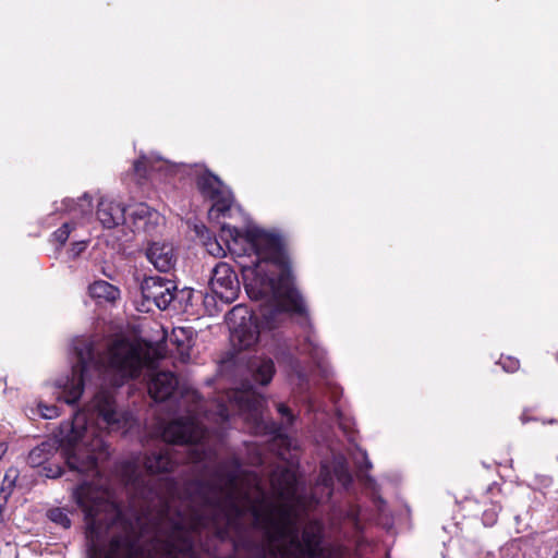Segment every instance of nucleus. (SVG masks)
Listing matches in <instances>:
<instances>
[{
	"mask_svg": "<svg viewBox=\"0 0 558 558\" xmlns=\"http://www.w3.org/2000/svg\"><path fill=\"white\" fill-rule=\"evenodd\" d=\"M165 486L166 492L149 489L125 515L107 489L80 485L73 496L86 515L88 558H193L192 532L216 529L219 517L229 524L240 512L235 474L201 487L184 512L174 511L173 483Z\"/></svg>",
	"mask_w": 558,
	"mask_h": 558,
	"instance_id": "nucleus-1",
	"label": "nucleus"
},
{
	"mask_svg": "<svg viewBox=\"0 0 558 558\" xmlns=\"http://www.w3.org/2000/svg\"><path fill=\"white\" fill-rule=\"evenodd\" d=\"M195 230L210 255L222 257L229 252L233 256L247 295L262 302L259 312L267 328H274L286 313L305 312L279 234L255 225L247 226L243 232L222 225L218 240L211 238L205 226Z\"/></svg>",
	"mask_w": 558,
	"mask_h": 558,
	"instance_id": "nucleus-2",
	"label": "nucleus"
},
{
	"mask_svg": "<svg viewBox=\"0 0 558 558\" xmlns=\"http://www.w3.org/2000/svg\"><path fill=\"white\" fill-rule=\"evenodd\" d=\"M77 363L72 367L71 376L58 379V399L73 404L81 398L87 384L99 386L97 392L110 396L113 409L118 413H128L133 421L126 433L135 424L133 414L129 411H118L113 396L107 384L112 387L121 386L126 379L136 377L143 367L149 373L148 392L156 401L167 400L177 388V377L170 372H157L156 361L150 357V350L123 339L114 340L107 351H100L89 338H78L73 342Z\"/></svg>",
	"mask_w": 558,
	"mask_h": 558,
	"instance_id": "nucleus-3",
	"label": "nucleus"
},
{
	"mask_svg": "<svg viewBox=\"0 0 558 558\" xmlns=\"http://www.w3.org/2000/svg\"><path fill=\"white\" fill-rule=\"evenodd\" d=\"M132 421L130 414L114 411L109 395L96 392L84 410L60 425L57 440H45L31 450L28 463L33 468L44 465L56 453L59 442L71 470L80 473L95 471L98 460L107 457L105 435L126 429Z\"/></svg>",
	"mask_w": 558,
	"mask_h": 558,
	"instance_id": "nucleus-4",
	"label": "nucleus"
},
{
	"mask_svg": "<svg viewBox=\"0 0 558 558\" xmlns=\"http://www.w3.org/2000/svg\"><path fill=\"white\" fill-rule=\"evenodd\" d=\"M182 404L186 405V415L171 421L162 430V438L167 442L158 452L146 457L144 461L138 458L128 461L123 468V477L128 485L135 489L144 485L142 466L150 474L168 473L179 463L178 452L171 444L184 445L189 461L201 462L210 453V435L199 421V413L205 408L195 390H186L182 396Z\"/></svg>",
	"mask_w": 558,
	"mask_h": 558,
	"instance_id": "nucleus-5",
	"label": "nucleus"
},
{
	"mask_svg": "<svg viewBox=\"0 0 558 558\" xmlns=\"http://www.w3.org/2000/svg\"><path fill=\"white\" fill-rule=\"evenodd\" d=\"M97 218L108 229L128 223L134 231H143L148 234L155 232L163 223V217L146 204H135L125 209L121 203L108 197L100 199Z\"/></svg>",
	"mask_w": 558,
	"mask_h": 558,
	"instance_id": "nucleus-6",
	"label": "nucleus"
},
{
	"mask_svg": "<svg viewBox=\"0 0 558 558\" xmlns=\"http://www.w3.org/2000/svg\"><path fill=\"white\" fill-rule=\"evenodd\" d=\"M228 403L218 402L215 404V411L205 412L207 420L216 423L226 422L235 411L245 414L257 422L262 417V409L264 400L256 396L252 389L232 390L227 392Z\"/></svg>",
	"mask_w": 558,
	"mask_h": 558,
	"instance_id": "nucleus-7",
	"label": "nucleus"
},
{
	"mask_svg": "<svg viewBox=\"0 0 558 558\" xmlns=\"http://www.w3.org/2000/svg\"><path fill=\"white\" fill-rule=\"evenodd\" d=\"M196 185L201 194L213 202L208 211L210 219H218L232 210L233 197L231 192L218 177L203 170L197 174Z\"/></svg>",
	"mask_w": 558,
	"mask_h": 558,
	"instance_id": "nucleus-8",
	"label": "nucleus"
},
{
	"mask_svg": "<svg viewBox=\"0 0 558 558\" xmlns=\"http://www.w3.org/2000/svg\"><path fill=\"white\" fill-rule=\"evenodd\" d=\"M227 322L231 331V342L235 348L248 349L257 342L258 327L244 307H233L227 316Z\"/></svg>",
	"mask_w": 558,
	"mask_h": 558,
	"instance_id": "nucleus-9",
	"label": "nucleus"
},
{
	"mask_svg": "<svg viewBox=\"0 0 558 558\" xmlns=\"http://www.w3.org/2000/svg\"><path fill=\"white\" fill-rule=\"evenodd\" d=\"M211 292L223 303L234 302L240 293V281L232 267L225 262L218 263L209 280Z\"/></svg>",
	"mask_w": 558,
	"mask_h": 558,
	"instance_id": "nucleus-10",
	"label": "nucleus"
},
{
	"mask_svg": "<svg viewBox=\"0 0 558 558\" xmlns=\"http://www.w3.org/2000/svg\"><path fill=\"white\" fill-rule=\"evenodd\" d=\"M141 288L143 298L159 310H166L170 305L177 291L174 282L159 277L146 278Z\"/></svg>",
	"mask_w": 558,
	"mask_h": 558,
	"instance_id": "nucleus-11",
	"label": "nucleus"
},
{
	"mask_svg": "<svg viewBox=\"0 0 558 558\" xmlns=\"http://www.w3.org/2000/svg\"><path fill=\"white\" fill-rule=\"evenodd\" d=\"M134 171L141 178L146 177L149 172L165 173V178L185 172L186 166L183 163H171L159 156H143L134 162Z\"/></svg>",
	"mask_w": 558,
	"mask_h": 558,
	"instance_id": "nucleus-12",
	"label": "nucleus"
},
{
	"mask_svg": "<svg viewBox=\"0 0 558 558\" xmlns=\"http://www.w3.org/2000/svg\"><path fill=\"white\" fill-rule=\"evenodd\" d=\"M149 263L161 272H168L177 264V254L171 243L155 241L146 248Z\"/></svg>",
	"mask_w": 558,
	"mask_h": 558,
	"instance_id": "nucleus-13",
	"label": "nucleus"
},
{
	"mask_svg": "<svg viewBox=\"0 0 558 558\" xmlns=\"http://www.w3.org/2000/svg\"><path fill=\"white\" fill-rule=\"evenodd\" d=\"M333 476L337 481L343 486L348 487L351 483V475L347 469V466L342 462H337L333 466V473L330 469L323 464L319 473V477L317 481V486L323 487L325 490V495L327 498L331 495V486L333 484Z\"/></svg>",
	"mask_w": 558,
	"mask_h": 558,
	"instance_id": "nucleus-14",
	"label": "nucleus"
},
{
	"mask_svg": "<svg viewBox=\"0 0 558 558\" xmlns=\"http://www.w3.org/2000/svg\"><path fill=\"white\" fill-rule=\"evenodd\" d=\"M247 367L252 378L263 386L268 385L275 374L274 361L266 354H259L252 357Z\"/></svg>",
	"mask_w": 558,
	"mask_h": 558,
	"instance_id": "nucleus-15",
	"label": "nucleus"
},
{
	"mask_svg": "<svg viewBox=\"0 0 558 558\" xmlns=\"http://www.w3.org/2000/svg\"><path fill=\"white\" fill-rule=\"evenodd\" d=\"M192 330L184 327H177L172 330L170 342L177 345L178 352L183 361L190 357L192 348Z\"/></svg>",
	"mask_w": 558,
	"mask_h": 558,
	"instance_id": "nucleus-16",
	"label": "nucleus"
},
{
	"mask_svg": "<svg viewBox=\"0 0 558 558\" xmlns=\"http://www.w3.org/2000/svg\"><path fill=\"white\" fill-rule=\"evenodd\" d=\"M88 292L93 299L106 302H113L120 295L119 289L105 280H97L92 283Z\"/></svg>",
	"mask_w": 558,
	"mask_h": 558,
	"instance_id": "nucleus-17",
	"label": "nucleus"
},
{
	"mask_svg": "<svg viewBox=\"0 0 558 558\" xmlns=\"http://www.w3.org/2000/svg\"><path fill=\"white\" fill-rule=\"evenodd\" d=\"M63 204L66 210L82 217L89 216L92 214V198L87 194H84L77 201L65 199Z\"/></svg>",
	"mask_w": 558,
	"mask_h": 558,
	"instance_id": "nucleus-18",
	"label": "nucleus"
},
{
	"mask_svg": "<svg viewBox=\"0 0 558 558\" xmlns=\"http://www.w3.org/2000/svg\"><path fill=\"white\" fill-rule=\"evenodd\" d=\"M17 477H19L17 469L9 468L5 471L2 480L0 481V497L2 499H7L11 495V493L15 486Z\"/></svg>",
	"mask_w": 558,
	"mask_h": 558,
	"instance_id": "nucleus-19",
	"label": "nucleus"
},
{
	"mask_svg": "<svg viewBox=\"0 0 558 558\" xmlns=\"http://www.w3.org/2000/svg\"><path fill=\"white\" fill-rule=\"evenodd\" d=\"M75 223L73 222H65L54 233L52 234V239L54 242H57L59 245H63L66 240L70 238V234L74 231Z\"/></svg>",
	"mask_w": 558,
	"mask_h": 558,
	"instance_id": "nucleus-20",
	"label": "nucleus"
},
{
	"mask_svg": "<svg viewBox=\"0 0 558 558\" xmlns=\"http://www.w3.org/2000/svg\"><path fill=\"white\" fill-rule=\"evenodd\" d=\"M303 352L311 355V357L318 364L323 360L324 350L318 345L315 339L308 338L306 344L303 348Z\"/></svg>",
	"mask_w": 558,
	"mask_h": 558,
	"instance_id": "nucleus-21",
	"label": "nucleus"
},
{
	"mask_svg": "<svg viewBox=\"0 0 558 558\" xmlns=\"http://www.w3.org/2000/svg\"><path fill=\"white\" fill-rule=\"evenodd\" d=\"M48 518L51 521L60 524L63 527H69L70 524H71V521H70L69 517L66 515V513L63 510L59 509V508H54V509L49 510L48 511Z\"/></svg>",
	"mask_w": 558,
	"mask_h": 558,
	"instance_id": "nucleus-22",
	"label": "nucleus"
},
{
	"mask_svg": "<svg viewBox=\"0 0 558 558\" xmlns=\"http://www.w3.org/2000/svg\"><path fill=\"white\" fill-rule=\"evenodd\" d=\"M500 510L499 506H493L492 509H486L483 512V522L485 525H493L497 520L498 511Z\"/></svg>",
	"mask_w": 558,
	"mask_h": 558,
	"instance_id": "nucleus-23",
	"label": "nucleus"
},
{
	"mask_svg": "<svg viewBox=\"0 0 558 558\" xmlns=\"http://www.w3.org/2000/svg\"><path fill=\"white\" fill-rule=\"evenodd\" d=\"M38 407H39L40 415L44 418L50 420V418L57 417L59 415L58 408L56 405H47V404L39 403Z\"/></svg>",
	"mask_w": 558,
	"mask_h": 558,
	"instance_id": "nucleus-24",
	"label": "nucleus"
},
{
	"mask_svg": "<svg viewBox=\"0 0 558 558\" xmlns=\"http://www.w3.org/2000/svg\"><path fill=\"white\" fill-rule=\"evenodd\" d=\"M500 365L506 372H515L519 368V361L517 359H513L511 356H507L505 359L500 360Z\"/></svg>",
	"mask_w": 558,
	"mask_h": 558,
	"instance_id": "nucleus-25",
	"label": "nucleus"
},
{
	"mask_svg": "<svg viewBox=\"0 0 558 558\" xmlns=\"http://www.w3.org/2000/svg\"><path fill=\"white\" fill-rule=\"evenodd\" d=\"M87 246V242L84 240L76 241L72 244L70 248V254L72 257L78 256Z\"/></svg>",
	"mask_w": 558,
	"mask_h": 558,
	"instance_id": "nucleus-26",
	"label": "nucleus"
},
{
	"mask_svg": "<svg viewBox=\"0 0 558 558\" xmlns=\"http://www.w3.org/2000/svg\"><path fill=\"white\" fill-rule=\"evenodd\" d=\"M277 409L278 412L282 415V417L286 420L284 424L291 425L293 422V415L291 414L289 408L280 403L277 405Z\"/></svg>",
	"mask_w": 558,
	"mask_h": 558,
	"instance_id": "nucleus-27",
	"label": "nucleus"
},
{
	"mask_svg": "<svg viewBox=\"0 0 558 558\" xmlns=\"http://www.w3.org/2000/svg\"><path fill=\"white\" fill-rule=\"evenodd\" d=\"M44 474L49 478H56L61 475V468L59 465H45Z\"/></svg>",
	"mask_w": 558,
	"mask_h": 558,
	"instance_id": "nucleus-28",
	"label": "nucleus"
},
{
	"mask_svg": "<svg viewBox=\"0 0 558 558\" xmlns=\"http://www.w3.org/2000/svg\"><path fill=\"white\" fill-rule=\"evenodd\" d=\"M276 357L277 360L279 361V363H283V362H288L292 368H294L295 366L293 365L294 364V360L293 357L290 355V353H282V354H276Z\"/></svg>",
	"mask_w": 558,
	"mask_h": 558,
	"instance_id": "nucleus-29",
	"label": "nucleus"
},
{
	"mask_svg": "<svg viewBox=\"0 0 558 558\" xmlns=\"http://www.w3.org/2000/svg\"><path fill=\"white\" fill-rule=\"evenodd\" d=\"M7 450H8L7 445L4 442H0V459L4 456Z\"/></svg>",
	"mask_w": 558,
	"mask_h": 558,
	"instance_id": "nucleus-30",
	"label": "nucleus"
}]
</instances>
